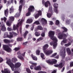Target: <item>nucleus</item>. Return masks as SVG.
<instances>
[{
    "label": "nucleus",
    "mask_w": 73,
    "mask_h": 73,
    "mask_svg": "<svg viewBox=\"0 0 73 73\" xmlns=\"http://www.w3.org/2000/svg\"><path fill=\"white\" fill-rule=\"evenodd\" d=\"M7 30L8 31H13V29H12V28L9 27H7Z\"/></svg>",
    "instance_id": "34"
},
{
    "label": "nucleus",
    "mask_w": 73,
    "mask_h": 73,
    "mask_svg": "<svg viewBox=\"0 0 73 73\" xmlns=\"http://www.w3.org/2000/svg\"><path fill=\"white\" fill-rule=\"evenodd\" d=\"M34 24H36L37 25H38L40 24V23L39 22V21H36L35 22H34Z\"/></svg>",
    "instance_id": "36"
},
{
    "label": "nucleus",
    "mask_w": 73,
    "mask_h": 73,
    "mask_svg": "<svg viewBox=\"0 0 73 73\" xmlns=\"http://www.w3.org/2000/svg\"><path fill=\"white\" fill-rule=\"evenodd\" d=\"M13 11H14V9H13V6H12L10 9V13H12V12H13Z\"/></svg>",
    "instance_id": "25"
},
{
    "label": "nucleus",
    "mask_w": 73,
    "mask_h": 73,
    "mask_svg": "<svg viewBox=\"0 0 73 73\" xmlns=\"http://www.w3.org/2000/svg\"><path fill=\"white\" fill-rule=\"evenodd\" d=\"M0 27L1 28V31L4 32L6 31V27L4 25V23H3L1 25Z\"/></svg>",
    "instance_id": "13"
},
{
    "label": "nucleus",
    "mask_w": 73,
    "mask_h": 73,
    "mask_svg": "<svg viewBox=\"0 0 73 73\" xmlns=\"http://www.w3.org/2000/svg\"><path fill=\"white\" fill-rule=\"evenodd\" d=\"M54 11L56 12V13H57L58 12H57V9H55Z\"/></svg>",
    "instance_id": "61"
},
{
    "label": "nucleus",
    "mask_w": 73,
    "mask_h": 73,
    "mask_svg": "<svg viewBox=\"0 0 73 73\" xmlns=\"http://www.w3.org/2000/svg\"><path fill=\"white\" fill-rule=\"evenodd\" d=\"M40 56L43 59H45V58H44V56L45 55H44V54L43 53H40Z\"/></svg>",
    "instance_id": "27"
},
{
    "label": "nucleus",
    "mask_w": 73,
    "mask_h": 73,
    "mask_svg": "<svg viewBox=\"0 0 73 73\" xmlns=\"http://www.w3.org/2000/svg\"><path fill=\"white\" fill-rule=\"evenodd\" d=\"M62 53L63 54H64V56H62V58H64V57H65V48H64V50L63 51Z\"/></svg>",
    "instance_id": "30"
},
{
    "label": "nucleus",
    "mask_w": 73,
    "mask_h": 73,
    "mask_svg": "<svg viewBox=\"0 0 73 73\" xmlns=\"http://www.w3.org/2000/svg\"><path fill=\"white\" fill-rule=\"evenodd\" d=\"M64 64H65V62L64 60H62L61 61V62L58 65V67L61 68L63 67V66L64 65Z\"/></svg>",
    "instance_id": "14"
},
{
    "label": "nucleus",
    "mask_w": 73,
    "mask_h": 73,
    "mask_svg": "<svg viewBox=\"0 0 73 73\" xmlns=\"http://www.w3.org/2000/svg\"><path fill=\"white\" fill-rule=\"evenodd\" d=\"M71 71H68L67 73H71Z\"/></svg>",
    "instance_id": "64"
},
{
    "label": "nucleus",
    "mask_w": 73,
    "mask_h": 73,
    "mask_svg": "<svg viewBox=\"0 0 73 73\" xmlns=\"http://www.w3.org/2000/svg\"><path fill=\"white\" fill-rule=\"evenodd\" d=\"M60 22H59V21L58 20H56V25H58L59 24Z\"/></svg>",
    "instance_id": "42"
},
{
    "label": "nucleus",
    "mask_w": 73,
    "mask_h": 73,
    "mask_svg": "<svg viewBox=\"0 0 73 73\" xmlns=\"http://www.w3.org/2000/svg\"><path fill=\"white\" fill-rule=\"evenodd\" d=\"M16 61H17L16 58H14L12 59V61L13 62H15Z\"/></svg>",
    "instance_id": "32"
},
{
    "label": "nucleus",
    "mask_w": 73,
    "mask_h": 73,
    "mask_svg": "<svg viewBox=\"0 0 73 73\" xmlns=\"http://www.w3.org/2000/svg\"><path fill=\"white\" fill-rule=\"evenodd\" d=\"M37 28L38 29H39V30H42L43 29L42 27L40 26H38Z\"/></svg>",
    "instance_id": "28"
},
{
    "label": "nucleus",
    "mask_w": 73,
    "mask_h": 73,
    "mask_svg": "<svg viewBox=\"0 0 73 73\" xmlns=\"http://www.w3.org/2000/svg\"><path fill=\"white\" fill-rule=\"evenodd\" d=\"M2 73H10L11 71L7 68H5L4 69V71L2 70L1 71Z\"/></svg>",
    "instance_id": "15"
},
{
    "label": "nucleus",
    "mask_w": 73,
    "mask_h": 73,
    "mask_svg": "<svg viewBox=\"0 0 73 73\" xmlns=\"http://www.w3.org/2000/svg\"><path fill=\"white\" fill-rule=\"evenodd\" d=\"M46 61L47 63H48V64H56L57 62V61L56 60L54 59L52 60V62H51L50 60H47Z\"/></svg>",
    "instance_id": "11"
},
{
    "label": "nucleus",
    "mask_w": 73,
    "mask_h": 73,
    "mask_svg": "<svg viewBox=\"0 0 73 73\" xmlns=\"http://www.w3.org/2000/svg\"><path fill=\"white\" fill-rule=\"evenodd\" d=\"M41 21L43 25H45V24H46L47 21H46V20L45 19L42 18Z\"/></svg>",
    "instance_id": "18"
},
{
    "label": "nucleus",
    "mask_w": 73,
    "mask_h": 73,
    "mask_svg": "<svg viewBox=\"0 0 73 73\" xmlns=\"http://www.w3.org/2000/svg\"><path fill=\"white\" fill-rule=\"evenodd\" d=\"M6 63L10 66L13 71H14L15 69V71H14V73H19V63H15V66L14 64L11 62V60H9L7 61Z\"/></svg>",
    "instance_id": "2"
},
{
    "label": "nucleus",
    "mask_w": 73,
    "mask_h": 73,
    "mask_svg": "<svg viewBox=\"0 0 73 73\" xmlns=\"http://www.w3.org/2000/svg\"><path fill=\"white\" fill-rule=\"evenodd\" d=\"M30 68L31 69H33V66H30Z\"/></svg>",
    "instance_id": "58"
},
{
    "label": "nucleus",
    "mask_w": 73,
    "mask_h": 73,
    "mask_svg": "<svg viewBox=\"0 0 73 73\" xmlns=\"http://www.w3.org/2000/svg\"><path fill=\"white\" fill-rule=\"evenodd\" d=\"M49 22L50 23V25H53V22L51 21H49Z\"/></svg>",
    "instance_id": "52"
},
{
    "label": "nucleus",
    "mask_w": 73,
    "mask_h": 73,
    "mask_svg": "<svg viewBox=\"0 0 73 73\" xmlns=\"http://www.w3.org/2000/svg\"><path fill=\"white\" fill-rule=\"evenodd\" d=\"M43 39V38L42 37H40L38 39H37V41H41V40H42Z\"/></svg>",
    "instance_id": "40"
},
{
    "label": "nucleus",
    "mask_w": 73,
    "mask_h": 73,
    "mask_svg": "<svg viewBox=\"0 0 73 73\" xmlns=\"http://www.w3.org/2000/svg\"><path fill=\"white\" fill-rule=\"evenodd\" d=\"M14 50H15V51H17L19 50V48H15L13 49Z\"/></svg>",
    "instance_id": "48"
},
{
    "label": "nucleus",
    "mask_w": 73,
    "mask_h": 73,
    "mask_svg": "<svg viewBox=\"0 0 73 73\" xmlns=\"http://www.w3.org/2000/svg\"><path fill=\"white\" fill-rule=\"evenodd\" d=\"M14 19H15V18L13 17H10L9 19V21L6 22V25L9 27H10L11 23L14 20Z\"/></svg>",
    "instance_id": "6"
},
{
    "label": "nucleus",
    "mask_w": 73,
    "mask_h": 73,
    "mask_svg": "<svg viewBox=\"0 0 73 73\" xmlns=\"http://www.w3.org/2000/svg\"><path fill=\"white\" fill-rule=\"evenodd\" d=\"M54 6L55 8H58V4L55 3L54 4Z\"/></svg>",
    "instance_id": "37"
},
{
    "label": "nucleus",
    "mask_w": 73,
    "mask_h": 73,
    "mask_svg": "<svg viewBox=\"0 0 73 73\" xmlns=\"http://www.w3.org/2000/svg\"><path fill=\"white\" fill-rule=\"evenodd\" d=\"M67 37V36L66 35H64V36H62L61 34H59L58 35V37L59 39H63L64 40L62 41L64 43H65L67 42V40L65 38V37Z\"/></svg>",
    "instance_id": "5"
},
{
    "label": "nucleus",
    "mask_w": 73,
    "mask_h": 73,
    "mask_svg": "<svg viewBox=\"0 0 73 73\" xmlns=\"http://www.w3.org/2000/svg\"><path fill=\"white\" fill-rule=\"evenodd\" d=\"M38 70H41V67L40 66H38Z\"/></svg>",
    "instance_id": "44"
},
{
    "label": "nucleus",
    "mask_w": 73,
    "mask_h": 73,
    "mask_svg": "<svg viewBox=\"0 0 73 73\" xmlns=\"http://www.w3.org/2000/svg\"><path fill=\"white\" fill-rule=\"evenodd\" d=\"M13 3V0H10L9 1H7V5H9L11 4V3Z\"/></svg>",
    "instance_id": "21"
},
{
    "label": "nucleus",
    "mask_w": 73,
    "mask_h": 73,
    "mask_svg": "<svg viewBox=\"0 0 73 73\" xmlns=\"http://www.w3.org/2000/svg\"><path fill=\"white\" fill-rule=\"evenodd\" d=\"M28 33V32L27 31H26L24 35V38H25V36H26V35H27Z\"/></svg>",
    "instance_id": "39"
},
{
    "label": "nucleus",
    "mask_w": 73,
    "mask_h": 73,
    "mask_svg": "<svg viewBox=\"0 0 73 73\" xmlns=\"http://www.w3.org/2000/svg\"><path fill=\"white\" fill-rule=\"evenodd\" d=\"M49 47V45L48 44H45L44 46H43V49L44 52L46 54V55H49L53 53V51L52 50L46 51V49Z\"/></svg>",
    "instance_id": "3"
},
{
    "label": "nucleus",
    "mask_w": 73,
    "mask_h": 73,
    "mask_svg": "<svg viewBox=\"0 0 73 73\" xmlns=\"http://www.w3.org/2000/svg\"><path fill=\"white\" fill-rule=\"evenodd\" d=\"M66 50L67 53H68V54H71V50H70V49L69 48H67Z\"/></svg>",
    "instance_id": "22"
},
{
    "label": "nucleus",
    "mask_w": 73,
    "mask_h": 73,
    "mask_svg": "<svg viewBox=\"0 0 73 73\" xmlns=\"http://www.w3.org/2000/svg\"><path fill=\"white\" fill-rule=\"evenodd\" d=\"M22 38H19V41H22Z\"/></svg>",
    "instance_id": "59"
},
{
    "label": "nucleus",
    "mask_w": 73,
    "mask_h": 73,
    "mask_svg": "<svg viewBox=\"0 0 73 73\" xmlns=\"http://www.w3.org/2000/svg\"><path fill=\"white\" fill-rule=\"evenodd\" d=\"M38 73H46V72L45 71H40L38 72Z\"/></svg>",
    "instance_id": "50"
},
{
    "label": "nucleus",
    "mask_w": 73,
    "mask_h": 73,
    "mask_svg": "<svg viewBox=\"0 0 73 73\" xmlns=\"http://www.w3.org/2000/svg\"><path fill=\"white\" fill-rule=\"evenodd\" d=\"M34 69L36 70H38V66L34 67Z\"/></svg>",
    "instance_id": "51"
},
{
    "label": "nucleus",
    "mask_w": 73,
    "mask_h": 73,
    "mask_svg": "<svg viewBox=\"0 0 73 73\" xmlns=\"http://www.w3.org/2000/svg\"><path fill=\"white\" fill-rule=\"evenodd\" d=\"M24 4V0H20L19 2L20 6L19 7V15H20L21 11L22 9V5Z\"/></svg>",
    "instance_id": "8"
},
{
    "label": "nucleus",
    "mask_w": 73,
    "mask_h": 73,
    "mask_svg": "<svg viewBox=\"0 0 73 73\" xmlns=\"http://www.w3.org/2000/svg\"><path fill=\"white\" fill-rule=\"evenodd\" d=\"M70 66H73V62H70Z\"/></svg>",
    "instance_id": "47"
},
{
    "label": "nucleus",
    "mask_w": 73,
    "mask_h": 73,
    "mask_svg": "<svg viewBox=\"0 0 73 73\" xmlns=\"http://www.w3.org/2000/svg\"><path fill=\"white\" fill-rule=\"evenodd\" d=\"M55 58H56L57 59H58V58H59V56H58V55H57V56H56L55 57Z\"/></svg>",
    "instance_id": "54"
},
{
    "label": "nucleus",
    "mask_w": 73,
    "mask_h": 73,
    "mask_svg": "<svg viewBox=\"0 0 73 73\" xmlns=\"http://www.w3.org/2000/svg\"><path fill=\"white\" fill-rule=\"evenodd\" d=\"M34 9H35V8H34V7L33 6H30L29 7V8L28 13H27L26 16H30L31 15V13H30V12H32V11H34Z\"/></svg>",
    "instance_id": "7"
},
{
    "label": "nucleus",
    "mask_w": 73,
    "mask_h": 73,
    "mask_svg": "<svg viewBox=\"0 0 73 73\" xmlns=\"http://www.w3.org/2000/svg\"><path fill=\"white\" fill-rule=\"evenodd\" d=\"M40 53V51L39 50H37L36 51V55H39Z\"/></svg>",
    "instance_id": "26"
},
{
    "label": "nucleus",
    "mask_w": 73,
    "mask_h": 73,
    "mask_svg": "<svg viewBox=\"0 0 73 73\" xmlns=\"http://www.w3.org/2000/svg\"><path fill=\"white\" fill-rule=\"evenodd\" d=\"M3 61V59L1 58L0 57V62H1Z\"/></svg>",
    "instance_id": "53"
},
{
    "label": "nucleus",
    "mask_w": 73,
    "mask_h": 73,
    "mask_svg": "<svg viewBox=\"0 0 73 73\" xmlns=\"http://www.w3.org/2000/svg\"><path fill=\"white\" fill-rule=\"evenodd\" d=\"M19 28V23H18L16 25H14L13 27V31H15L17 29V31L18 30Z\"/></svg>",
    "instance_id": "16"
},
{
    "label": "nucleus",
    "mask_w": 73,
    "mask_h": 73,
    "mask_svg": "<svg viewBox=\"0 0 73 73\" xmlns=\"http://www.w3.org/2000/svg\"><path fill=\"white\" fill-rule=\"evenodd\" d=\"M20 33H21V28L19 29Z\"/></svg>",
    "instance_id": "63"
},
{
    "label": "nucleus",
    "mask_w": 73,
    "mask_h": 73,
    "mask_svg": "<svg viewBox=\"0 0 73 73\" xmlns=\"http://www.w3.org/2000/svg\"><path fill=\"white\" fill-rule=\"evenodd\" d=\"M4 3H7V0H3Z\"/></svg>",
    "instance_id": "62"
},
{
    "label": "nucleus",
    "mask_w": 73,
    "mask_h": 73,
    "mask_svg": "<svg viewBox=\"0 0 73 73\" xmlns=\"http://www.w3.org/2000/svg\"><path fill=\"white\" fill-rule=\"evenodd\" d=\"M38 13L35 16V19H37V18H38V17H39V16H40L41 15H42L41 11H38Z\"/></svg>",
    "instance_id": "17"
},
{
    "label": "nucleus",
    "mask_w": 73,
    "mask_h": 73,
    "mask_svg": "<svg viewBox=\"0 0 73 73\" xmlns=\"http://www.w3.org/2000/svg\"><path fill=\"white\" fill-rule=\"evenodd\" d=\"M62 29H63L64 30V31H65V32H66L68 30L65 27H62Z\"/></svg>",
    "instance_id": "41"
},
{
    "label": "nucleus",
    "mask_w": 73,
    "mask_h": 73,
    "mask_svg": "<svg viewBox=\"0 0 73 73\" xmlns=\"http://www.w3.org/2000/svg\"><path fill=\"white\" fill-rule=\"evenodd\" d=\"M56 73V70H54L53 71H52V73Z\"/></svg>",
    "instance_id": "60"
},
{
    "label": "nucleus",
    "mask_w": 73,
    "mask_h": 73,
    "mask_svg": "<svg viewBox=\"0 0 73 73\" xmlns=\"http://www.w3.org/2000/svg\"><path fill=\"white\" fill-rule=\"evenodd\" d=\"M41 36L42 37H45V33H42L41 34Z\"/></svg>",
    "instance_id": "45"
},
{
    "label": "nucleus",
    "mask_w": 73,
    "mask_h": 73,
    "mask_svg": "<svg viewBox=\"0 0 73 73\" xmlns=\"http://www.w3.org/2000/svg\"><path fill=\"white\" fill-rule=\"evenodd\" d=\"M52 15V8H50L48 11V13L47 14V16L48 18L51 17V16Z\"/></svg>",
    "instance_id": "9"
},
{
    "label": "nucleus",
    "mask_w": 73,
    "mask_h": 73,
    "mask_svg": "<svg viewBox=\"0 0 73 73\" xmlns=\"http://www.w3.org/2000/svg\"><path fill=\"white\" fill-rule=\"evenodd\" d=\"M54 32L52 31H50L48 33V36L50 37V39L54 41V42H51L50 43V45H53V49H55L57 46V42L58 41V40L56 38L54 37Z\"/></svg>",
    "instance_id": "1"
},
{
    "label": "nucleus",
    "mask_w": 73,
    "mask_h": 73,
    "mask_svg": "<svg viewBox=\"0 0 73 73\" xmlns=\"http://www.w3.org/2000/svg\"><path fill=\"white\" fill-rule=\"evenodd\" d=\"M54 66H55V67H58V64H56L54 65Z\"/></svg>",
    "instance_id": "57"
},
{
    "label": "nucleus",
    "mask_w": 73,
    "mask_h": 73,
    "mask_svg": "<svg viewBox=\"0 0 73 73\" xmlns=\"http://www.w3.org/2000/svg\"><path fill=\"white\" fill-rule=\"evenodd\" d=\"M35 36L37 37L40 35V34L38 32H36L35 33Z\"/></svg>",
    "instance_id": "31"
},
{
    "label": "nucleus",
    "mask_w": 73,
    "mask_h": 73,
    "mask_svg": "<svg viewBox=\"0 0 73 73\" xmlns=\"http://www.w3.org/2000/svg\"><path fill=\"white\" fill-rule=\"evenodd\" d=\"M64 70H65V67H63V68L62 69V70L61 71V72H64Z\"/></svg>",
    "instance_id": "56"
},
{
    "label": "nucleus",
    "mask_w": 73,
    "mask_h": 73,
    "mask_svg": "<svg viewBox=\"0 0 73 73\" xmlns=\"http://www.w3.org/2000/svg\"><path fill=\"white\" fill-rule=\"evenodd\" d=\"M48 5H50V3L49 1H47L46 2H45L44 3V5L46 7H48Z\"/></svg>",
    "instance_id": "19"
},
{
    "label": "nucleus",
    "mask_w": 73,
    "mask_h": 73,
    "mask_svg": "<svg viewBox=\"0 0 73 73\" xmlns=\"http://www.w3.org/2000/svg\"><path fill=\"white\" fill-rule=\"evenodd\" d=\"M8 9H6L5 11V15L6 16H7L8 15Z\"/></svg>",
    "instance_id": "23"
},
{
    "label": "nucleus",
    "mask_w": 73,
    "mask_h": 73,
    "mask_svg": "<svg viewBox=\"0 0 73 73\" xmlns=\"http://www.w3.org/2000/svg\"><path fill=\"white\" fill-rule=\"evenodd\" d=\"M10 35L9 36L8 34L7 33H4L3 36L4 38H5L7 37H8L9 38H12L13 37L12 33L11 32L10 33Z\"/></svg>",
    "instance_id": "10"
},
{
    "label": "nucleus",
    "mask_w": 73,
    "mask_h": 73,
    "mask_svg": "<svg viewBox=\"0 0 73 73\" xmlns=\"http://www.w3.org/2000/svg\"><path fill=\"white\" fill-rule=\"evenodd\" d=\"M71 45V43L70 42H69L68 44H66L64 45L65 46H70Z\"/></svg>",
    "instance_id": "35"
},
{
    "label": "nucleus",
    "mask_w": 73,
    "mask_h": 73,
    "mask_svg": "<svg viewBox=\"0 0 73 73\" xmlns=\"http://www.w3.org/2000/svg\"><path fill=\"white\" fill-rule=\"evenodd\" d=\"M26 71L28 73H31V70L29 68H26Z\"/></svg>",
    "instance_id": "38"
},
{
    "label": "nucleus",
    "mask_w": 73,
    "mask_h": 73,
    "mask_svg": "<svg viewBox=\"0 0 73 73\" xmlns=\"http://www.w3.org/2000/svg\"><path fill=\"white\" fill-rule=\"evenodd\" d=\"M29 62L30 64H31L32 65H33L34 66H36V65H37V63H34L32 61H30Z\"/></svg>",
    "instance_id": "29"
},
{
    "label": "nucleus",
    "mask_w": 73,
    "mask_h": 73,
    "mask_svg": "<svg viewBox=\"0 0 73 73\" xmlns=\"http://www.w3.org/2000/svg\"><path fill=\"white\" fill-rule=\"evenodd\" d=\"M12 33V36H13V34L14 35V36H16V33H15L14 32H12L11 33Z\"/></svg>",
    "instance_id": "49"
},
{
    "label": "nucleus",
    "mask_w": 73,
    "mask_h": 73,
    "mask_svg": "<svg viewBox=\"0 0 73 73\" xmlns=\"http://www.w3.org/2000/svg\"><path fill=\"white\" fill-rule=\"evenodd\" d=\"M31 56L34 60H35V61H37V58L36 56L33 55V54L31 55Z\"/></svg>",
    "instance_id": "20"
},
{
    "label": "nucleus",
    "mask_w": 73,
    "mask_h": 73,
    "mask_svg": "<svg viewBox=\"0 0 73 73\" xmlns=\"http://www.w3.org/2000/svg\"><path fill=\"white\" fill-rule=\"evenodd\" d=\"M32 21H33V20L32 19H29L27 21L26 23L29 24H30L31 23H32Z\"/></svg>",
    "instance_id": "24"
},
{
    "label": "nucleus",
    "mask_w": 73,
    "mask_h": 73,
    "mask_svg": "<svg viewBox=\"0 0 73 73\" xmlns=\"http://www.w3.org/2000/svg\"><path fill=\"white\" fill-rule=\"evenodd\" d=\"M3 20L4 23H5V22H6V21L7 20V18L5 17H4L3 18Z\"/></svg>",
    "instance_id": "46"
},
{
    "label": "nucleus",
    "mask_w": 73,
    "mask_h": 73,
    "mask_svg": "<svg viewBox=\"0 0 73 73\" xmlns=\"http://www.w3.org/2000/svg\"><path fill=\"white\" fill-rule=\"evenodd\" d=\"M3 41L5 42H11V41L10 40L7 39H4Z\"/></svg>",
    "instance_id": "33"
},
{
    "label": "nucleus",
    "mask_w": 73,
    "mask_h": 73,
    "mask_svg": "<svg viewBox=\"0 0 73 73\" xmlns=\"http://www.w3.org/2000/svg\"><path fill=\"white\" fill-rule=\"evenodd\" d=\"M9 46H11V47L12 46V44H9V46L8 45H3V49L7 52H11L12 51V50L9 47Z\"/></svg>",
    "instance_id": "4"
},
{
    "label": "nucleus",
    "mask_w": 73,
    "mask_h": 73,
    "mask_svg": "<svg viewBox=\"0 0 73 73\" xmlns=\"http://www.w3.org/2000/svg\"><path fill=\"white\" fill-rule=\"evenodd\" d=\"M56 54H57V53H55L52 55V56L53 57H54V56H56Z\"/></svg>",
    "instance_id": "55"
},
{
    "label": "nucleus",
    "mask_w": 73,
    "mask_h": 73,
    "mask_svg": "<svg viewBox=\"0 0 73 73\" xmlns=\"http://www.w3.org/2000/svg\"><path fill=\"white\" fill-rule=\"evenodd\" d=\"M25 52H24L23 54H21L20 52L19 53V58L21 60H24V58L23 57H24L25 56Z\"/></svg>",
    "instance_id": "12"
},
{
    "label": "nucleus",
    "mask_w": 73,
    "mask_h": 73,
    "mask_svg": "<svg viewBox=\"0 0 73 73\" xmlns=\"http://www.w3.org/2000/svg\"><path fill=\"white\" fill-rule=\"evenodd\" d=\"M15 17H19V13H17L15 15Z\"/></svg>",
    "instance_id": "43"
}]
</instances>
